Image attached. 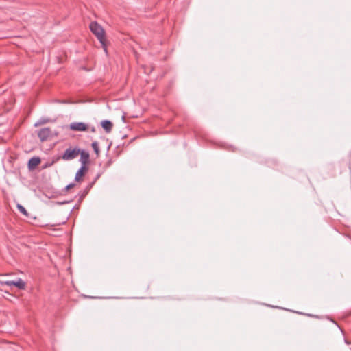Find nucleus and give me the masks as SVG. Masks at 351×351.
I'll return each instance as SVG.
<instances>
[{
	"label": "nucleus",
	"mask_w": 351,
	"mask_h": 351,
	"mask_svg": "<svg viewBox=\"0 0 351 351\" xmlns=\"http://www.w3.org/2000/svg\"><path fill=\"white\" fill-rule=\"evenodd\" d=\"M89 28L91 32L97 37L101 43L105 53H107V43L104 29L97 21H92L89 25Z\"/></svg>",
	"instance_id": "1"
},
{
	"label": "nucleus",
	"mask_w": 351,
	"mask_h": 351,
	"mask_svg": "<svg viewBox=\"0 0 351 351\" xmlns=\"http://www.w3.org/2000/svg\"><path fill=\"white\" fill-rule=\"evenodd\" d=\"M80 148L78 147H69L67 148L63 155L62 156V158L64 160H71L75 158L78 154H80Z\"/></svg>",
	"instance_id": "2"
},
{
	"label": "nucleus",
	"mask_w": 351,
	"mask_h": 351,
	"mask_svg": "<svg viewBox=\"0 0 351 351\" xmlns=\"http://www.w3.org/2000/svg\"><path fill=\"white\" fill-rule=\"evenodd\" d=\"M69 129L72 131L84 132L87 131L88 125L83 122H73L69 126Z\"/></svg>",
	"instance_id": "3"
},
{
	"label": "nucleus",
	"mask_w": 351,
	"mask_h": 351,
	"mask_svg": "<svg viewBox=\"0 0 351 351\" xmlns=\"http://www.w3.org/2000/svg\"><path fill=\"white\" fill-rule=\"evenodd\" d=\"M38 136L40 141H47L51 134V130L49 127L43 128L37 132Z\"/></svg>",
	"instance_id": "4"
},
{
	"label": "nucleus",
	"mask_w": 351,
	"mask_h": 351,
	"mask_svg": "<svg viewBox=\"0 0 351 351\" xmlns=\"http://www.w3.org/2000/svg\"><path fill=\"white\" fill-rule=\"evenodd\" d=\"M87 171H88V167L86 166L81 165V167H80V169L77 171V172L75 173V176L74 178L75 182H76L77 183H80L81 182H82V180H83L82 178H83V176H84V175Z\"/></svg>",
	"instance_id": "5"
},
{
	"label": "nucleus",
	"mask_w": 351,
	"mask_h": 351,
	"mask_svg": "<svg viewBox=\"0 0 351 351\" xmlns=\"http://www.w3.org/2000/svg\"><path fill=\"white\" fill-rule=\"evenodd\" d=\"M94 184L95 181H93L90 182L83 191L79 192L77 195L79 196L80 201H82L84 199V198L88 195V193H89L90 190L91 189Z\"/></svg>",
	"instance_id": "6"
},
{
	"label": "nucleus",
	"mask_w": 351,
	"mask_h": 351,
	"mask_svg": "<svg viewBox=\"0 0 351 351\" xmlns=\"http://www.w3.org/2000/svg\"><path fill=\"white\" fill-rule=\"evenodd\" d=\"M80 162H81V165L86 166V165L89 162V153L80 149Z\"/></svg>",
	"instance_id": "7"
},
{
	"label": "nucleus",
	"mask_w": 351,
	"mask_h": 351,
	"mask_svg": "<svg viewBox=\"0 0 351 351\" xmlns=\"http://www.w3.org/2000/svg\"><path fill=\"white\" fill-rule=\"evenodd\" d=\"M40 158L38 156L31 158L27 163L28 169L32 170L36 168L40 163Z\"/></svg>",
	"instance_id": "8"
},
{
	"label": "nucleus",
	"mask_w": 351,
	"mask_h": 351,
	"mask_svg": "<svg viewBox=\"0 0 351 351\" xmlns=\"http://www.w3.org/2000/svg\"><path fill=\"white\" fill-rule=\"evenodd\" d=\"M101 125L106 131V133H110L112 131L113 124L109 120H104L101 122Z\"/></svg>",
	"instance_id": "9"
},
{
	"label": "nucleus",
	"mask_w": 351,
	"mask_h": 351,
	"mask_svg": "<svg viewBox=\"0 0 351 351\" xmlns=\"http://www.w3.org/2000/svg\"><path fill=\"white\" fill-rule=\"evenodd\" d=\"M14 286L20 290H25L26 288V284L21 278L14 280Z\"/></svg>",
	"instance_id": "10"
},
{
	"label": "nucleus",
	"mask_w": 351,
	"mask_h": 351,
	"mask_svg": "<svg viewBox=\"0 0 351 351\" xmlns=\"http://www.w3.org/2000/svg\"><path fill=\"white\" fill-rule=\"evenodd\" d=\"M16 208H17L18 210L20 213H21L23 215H24L25 217L29 216V213H27V211L26 210V209L25 208V207L23 206H22L20 204H18L16 205Z\"/></svg>",
	"instance_id": "11"
},
{
	"label": "nucleus",
	"mask_w": 351,
	"mask_h": 351,
	"mask_svg": "<svg viewBox=\"0 0 351 351\" xmlns=\"http://www.w3.org/2000/svg\"><path fill=\"white\" fill-rule=\"evenodd\" d=\"M91 146L95 154L97 155V156H98L100 153L98 143L97 141H93L91 144Z\"/></svg>",
	"instance_id": "12"
},
{
	"label": "nucleus",
	"mask_w": 351,
	"mask_h": 351,
	"mask_svg": "<svg viewBox=\"0 0 351 351\" xmlns=\"http://www.w3.org/2000/svg\"><path fill=\"white\" fill-rule=\"evenodd\" d=\"M1 285L14 286V280H0Z\"/></svg>",
	"instance_id": "13"
},
{
	"label": "nucleus",
	"mask_w": 351,
	"mask_h": 351,
	"mask_svg": "<svg viewBox=\"0 0 351 351\" xmlns=\"http://www.w3.org/2000/svg\"><path fill=\"white\" fill-rule=\"evenodd\" d=\"M75 186V183H70L68 185H66L64 188V191H69V189L73 188L74 186Z\"/></svg>",
	"instance_id": "14"
},
{
	"label": "nucleus",
	"mask_w": 351,
	"mask_h": 351,
	"mask_svg": "<svg viewBox=\"0 0 351 351\" xmlns=\"http://www.w3.org/2000/svg\"><path fill=\"white\" fill-rule=\"evenodd\" d=\"M56 160H53L50 163H47L44 165V167L46 168V167H50L51 166Z\"/></svg>",
	"instance_id": "15"
},
{
	"label": "nucleus",
	"mask_w": 351,
	"mask_h": 351,
	"mask_svg": "<svg viewBox=\"0 0 351 351\" xmlns=\"http://www.w3.org/2000/svg\"><path fill=\"white\" fill-rule=\"evenodd\" d=\"M100 175L99 174H97L96 178H95V180L93 181H95V182H96V180L99 178Z\"/></svg>",
	"instance_id": "16"
},
{
	"label": "nucleus",
	"mask_w": 351,
	"mask_h": 351,
	"mask_svg": "<svg viewBox=\"0 0 351 351\" xmlns=\"http://www.w3.org/2000/svg\"><path fill=\"white\" fill-rule=\"evenodd\" d=\"M91 132H95V128H94V127H93V128H92V129H91Z\"/></svg>",
	"instance_id": "17"
},
{
	"label": "nucleus",
	"mask_w": 351,
	"mask_h": 351,
	"mask_svg": "<svg viewBox=\"0 0 351 351\" xmlns=\"http://www.w3.org/2000/svg\"><path fill=\"white\" fill-rule=\"evenodd\" d=\"M62 103L64 104H67V103H69V101H63Z\"/></svg>",
	"instance_id": "18"
}]
</instances>
